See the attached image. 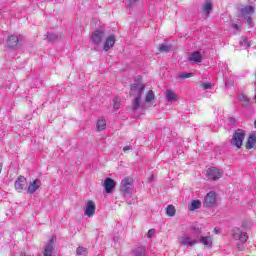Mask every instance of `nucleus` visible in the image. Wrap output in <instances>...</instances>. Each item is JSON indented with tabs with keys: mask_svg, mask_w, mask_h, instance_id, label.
<instances>
[{
	"mask_svg": "<svg viewBox=\"0 0 256 256\" xmlns=\"http://www.w3.org/2000/svg\"><path fill=\"white\" fill-rule=\"evenodd\" d=\"M143 91H145V85H143L141 81L135 80L130 89V95L131 97H134V100L132 101L133 111H139V109L145 111V109L157 106L155 103V92H153V90H149L145 95V102H143L141 100V97H143Z\"/></svg>",
	"mask_w": 256,
	"mask_h": 256,
	"instance_id": "nucleus-1",
	"label": "nucleus"
},
{
	"mask_svg": "<svg viewBox=\"0 0 256 256\" xmlns=\"http://www.w3.org/2000/svg\"><path fill=\"white\" fill-rule=\"evenodd\" d=\"M243 141H245V131L238 129L233 134L230 143L231 145H233V147H237V149H241V147H243Z\"/></svg>",
	"mask_w": 256,
	"mask_h": 256,
	"instance_id": "nucleus-2",
	"label": "nucleus"
},
{
	"mask_svg": "<svg viewBox=\"0 0 256 256\" xmlns=\"http://www.w3.org/2000/svg\"><path fill=\"white\" fill-rule=\"evenodd\" d=\"M255 13V8L253 6H244L239 8V15L240 17H244L246 19V23L249 27H253V22L251 21V15Z\"/></svg>",
	"mask_w": 256,
	"mask_h": 256,
	"instance_id": "nucleus-3",
	"label": "nucleus"
},
{
	"mask_svg": "<svg viewBox=\"0 0 256 256\" xmlns=\"http://www.w3.org/2000/svg\"><path fill=\"white\" fill-rule=\"evenodd\" d=\"M199 243V239L195 238L191 234H183L180 236V245L182 247H193Z\"/></svg>",
	"mask_w": 256,
	"mask_h": 256,
	"instance_id": "nucleus-4",
	"label": "nucleus"
},
{
	"mask_svg": "<svg viewBox=\"0 0 256 256\" xmlns=\"http://www.w3.org/2000/svg\"><path fill=\"white\" fill-rule=\"evenodd\" d=\"M120 191L124 193V195H131L133 193V179L126 177L121 182Z\"/></svg>",
	"mask_w": 256,
	"mask_h": 256,
	"instance_id": "nucleus-5",
	"label": "nucleus"
},
{
	"mask_svg": "<svg viewBox=\"0 0 256 256\" xmlns=\"http://www.w3.org/2000/svg\"><path fill=\"white\" fill-rule=\"evenodd\" d=\"M232 237L235 241H239V243H247V239H249L247 232L241 230L240 228H233Z\"/></svg>",
	"mask_w": 256,
	"mask_h": 256,
	"instance_id": "nucleus-6",
	"label": "nucleus"
},
{
	"mask_svg": "<svg viewBox=\"0 0 256 256\" xmlns=\"http://www.w3.org/2000/svg\"><path fill=\"white\" fill-rule=\"evenodd\" d=\"M206 175L211 181H217V179L223 177V171L219 170V168L212 167L207 170Z\"/></svg>",
	"mask_w": 256,
	"mask_h": 256,
	"instance_id": "nucleus-7",
	"label": "nucleus"
},
{
	"mask_svg": "<svg viewBox=\"0 0 256 256\" xmlns=\"http://www.w3.org/2000/svg\"><path fill=\"white\" fill-rule=\"evenodd\" d=\"M104 37H105V31L101 29H97L94 32H92L91 39L94 45H99L103 41Z\"/></svg>",
	"mask_w": 256,
	"mask_h": 256,
	"instance_id": "nucleus-8",
	"label": "nucleus"
},
{
	"mask_svg": "<svg viewBox=\"0 0 256 256\" xmlns=\"http://www.w3.org/2000/svg\"><path fill=\"white\" fill-rule=\"evenodd\" d=\"M203 53H205L203 50L192 52L188 57V61L195 64L201 63L203 61Z\"/></svg>",
	"mask_w": 256,
	"mask_h": 256,
	"instance_id": "nucleus-9",
	"label": "nucleus"
},
{
	"mask_svg": "<svg viewBox=\"0 0 256 256\" xmlns=\"http://www.w3.org/2000/svg\"><path fill=\"white\" fill-rule=\"evenodd\" d=\"M217 203V193L209 192L204 199L205 207H213Z\"/></svg>",
	"mask_w": 256,
	"mask_h": 256,
	"instance_id": "nucleus-10",
	"label": "nucleus"
},
{
	"mask_svg": "<svg viewBox=\"0 0 256 256\" xmlns=\"http://www.w3.org/2000/svg\"><path fill=\"white\" fill-rule=\"evenodd\" d=\"M104 191L105 193H107L108 195L113 193L114 189H115V180L111 179V178H106L104 180Z\"/></svg>",
	"mask_w": 256,
	"mask_h": 256,
	"instance_id": "nucleus-11",
	"label": "nucleus"
},
{
	"mask_svg": "<svg viewBox=\"0 0 256 256\" xmlns=\"http://www.w3.org/2000/svg\"><path fill=\"white\" fill-rule=\"evenodd\" d=\"M95 202L89 200L86 203V207L84 209V215H86V217H93L95 215Z\"/></svg>",
	"mask_w": 256,
	"mask_h": 256,
	"instance_id": "nucleus-12",
	"label": "nucleus"
},
{
	"mask_svg": "<svg viewBox=\"0 0 256 256\" xmlns=\"http://www.w3.org/2000/svg\"><path fill=\"white\" fill-rule=\"evenodd\" d=\"M15 189L18 193H21L25 187H27V179L23 176H19L18 179L15 181Z\"/></svg>",
	"mask_w": 256,
	"mask_h": 256,
	"instance_id": "nucleus-13",
	"label": "nucleus"
},
{
	"mask_svg": "<svg viewBox=\"0 0 256 256\" xmlns=\"http://www.w3.org/2000/svg\"><path fill=\"white\" fill-rule=\"evenodd\" d=\"M198 243L204 245L207 249L213 247V237L212 236H202L198 239Z\"/></svg>",
	"mask_w": 256,
	"mask_h": 256,
	"instance_id": "nucleus-14",
	"label": "nucleus"
},
{
	"mask_svg": "<svg viewBox=\"0 0 256 256\" xmlns=\"http://www.w3.org/2000/svg\"><path fill=\"white\" fill-rule=\"evenodd\" d=\"M115 41H117L115 35H109L104 42V51H109V49H112V47L115 45Z\"/></svg>",
	"mask_w": 256,
	"mask_h": 256,
	"instance_id": "nucleus-15",
	"label": "nucleus"
},
{
	"mask_svg": "<svg viewBox=\"0 0 256 256\" xmlns=\"http://www.w3.org/2000/svg\"><path fill=\"white\" fill-rule=\"evenodd\" d=\"M166 101L168 103H175L179 101V96L173 90H166Z\"/></svg>",
	"mask_w": 256,
	"mask_h": 256,
	"instance_id": "nucleus-16",
	"label": "nucleus"
},
{
	"mask_svg": "<svg viewBox=\"0 0 256 256\" xmlns=\"http://www.w3.org/2000/svg\"><path fill=\"white\" fill-rule=\"evenodd\" d=\"M41 187V180L35 179L30 183L28 186V193L33 194L35 191H37Z\"/></svg>",
	"mask_w": 256,
	"mask_h": 256,
	"instance_id": "nucleus-17",
	"label": "nucleus"
},
{
	"mask_svg": "<svg viewBox=\"0 0 256 256\" xmlns=\"http://www.w3.org/2000/svg\"><path fill=\"white\" fill-rule=\"evenodd\" d=\"M7 45L10 49H15V47H17V45H19V37L15 36V35L8 37Z\"/></svg>",
	"mask_w": 256,
	"mask_h": 256,
	"instance_id": "nucleus-18",
	"label": "nucleus"
},
{
	"mask_svg": "<svg viewBox=\"0 0 256 256\" xmlns=\"http://www.w3.org/2000/svg\"><path fill=\"white\" fill-rule=\"evenodd\" d=\"M202 11L204 14L209 15L211 11H213V2L211 0H207L203 5H202Z\"/></svg>",
	"mask_w": 256,
	"mask_h": 256,
	"instance_id": "nucleus-19",
	"label": "nucleus"
},
{
	"mask_svg": "<svg viewBox=\"0 0 256 256\" xmlns=\"http://www.w3.org/2000/svg\"><path fill=\"white\" fill-rule=\"evenodd\" d=\"M97 131H105L107 129V121L105 118L100 117L96 122Z\"/></svg>",
	"mask_w": 256,
	"mask_h": 256,
	"instance_id": "nucleus-20",
	"label": "nucleus"
},
{
	"mask_svg": "<svg viewBox=\"0 0 256 256\" xmlns=\"http://www.w3.org/2000/svg\"><path fill=\"white\" fill-rule=\"evenodd\" d=\"M238 99L243 107H249L251 105V98H248L245 94H240Z\"/></svg>",
	"mask_w": 256,
	"mask_h": 256,
	"instance_id": "nucleus-21",
	"label": "nucleus"
},
{
	"mask_svg": "<svg viewBox=\"0 0 256 256\" xmlns=\"http://www.w3.org/2000/svg\"><path fill=\"white\" fill-rule=\"evenodd\" d=\"M256 145V133H252L246 143V149H253Z\"/></svg>",
	"mask_w": 256,
	"mask_h": 256,
	"instance_id": "nucleus-22",
	"label": "nucleus"
},
{
	"mask_svg": "<svg viewBox=\"0 0 256 256\" xmlns=\"http://www.w3.org/2000/svg\"><path fill=\"white\" fill-rule=\"evenodd\" d=\"M201 208V201L200 200H194L191 202L189 209L190 211H195L196 209Z\"/></svg>",
	"mask_w": 256,
	"mask_h": 256,
	"instance_id": "nucleus-23",
	"label": "nucleus"
},
{
	"mask_svg": "<svg viewBox=\"0 0 256 256\" xmlns=\"http://www.w3.org/2000/svg\"><path fill=\"white\" fill-rule=\"evenodd\" d=\"M175 213V206L168 205V207L166 208V215H168V217H175Z\"/></svg>",
	"mask_w": 256,
	"mask_h": 256,
	"instance_id": "nucleus-24",
	"label": "nucleus"
},
{
	"mask_svg": "<svg viewBox=\"0 0 256 256\" xmlns=\"http://www.w3.org/2000/svg\"><path fill=\"white\" fill-rule=\"evenodd\" d=\"M87 248L83 247V246H79L76 249V255L77 256H87Z\"/></svg>",
	"mask_w": 256,
	"mask_h": 256,
	"instance_id": "nucleus-25",
	"label": "nucleus"
},
{
	"mask_svg": "<svg viewBox=\"0 0 256 256\" xmlns=\"http://www.w3.org/2000/svg\"><path fill=\"white\" fill-rule=\"evenodd\" d=\"M133 256H145V248L138 247L133 251Z\"/></svg>",
	"mask_w": 256,
	"mask_h": 256,
	"instance_id": "nucleus-26",
	"label": "nucleus"
},
{
	"mask_svg": "<svg viewBox=\"0 0 256 256\" xmlns=\"http://www.w3.org/2000/svg\"><path fill=\"white\" fill-rule=\"evenodd\" d=\"M240 47H244L245 49H248V47H251V42L247 38H242L240 40Z\"/></svg>",
	"mask_w": 256,
	"mask_h": 256,
	"instance_id": "nucleus-27",
	"label": "nucleus"
},
{
	"mask_svg": "<svg viewBox=\"0 0 256 256\" xmlns=\"http://www.w3.org/2000/svg\"><path fill=\"white\" fill-rule=\"evenodd\" d=\"M159 51L161 53H169V51H171V46L170 45H167V44H161L159 46Z\"/></svg>",
	"mask_w": 256,
	"mask_h": 256,
	"instance_id": "nucleus-28",
	"label": "nucleus"
},
{
	"mask_svg": "<svg viewBox=\"0 0 256 256\" xmlns=\"http://www.w3.org/2000/svg\"><path fill=\"white\" fill-rule=\"evenodd\" d=\"M190 77H193V73L182 72L179 74V79H189Z\"/></svg>",
	"mask_w": 256,
	"mask_h": 256,
	"instance_id": "nucleus-29",
	"label": "nucleus"
},
{
	"mask_svg": "<svg viewBox=\"0 0 256 256\" xmlns=\"http://www.w3.org/2000/svg\"><path fill=\"white\" fill-rule=\"evenodd\" d=\"M113 107L114 109H119V107H121V98L119 97L114 98Z\"/></svg>",
	"mask_w": 256,
	"mask_h": 256,
	"instance_id": "nucleus-30",
	"label": "nucleus"
},
{
	"mask_svg": "<svg viewBox=\"0 0 256 256\" xmlns=\"http://www.w3.org/2000/svg\"><path fill=\"white\" fill-rule=\"evenodd\" d=\"M211 87H213V84L211 82L201 84V88L203 89V91H207V89H211Z\"/></svg>",
	"mask_w": 256,
	"mask_h": 256,
	"instance_id": "nucleus-31",
	"label": "nucleus"
},
{
	"mask_svg": "<svg viewBox=\"0 0 256 256\" xmlns=\"http://www.w3.org/2000/svg\"><path fill=\"white\" fill-rule=\"evenodd\" d=\"M135 3H137V0H130V1L127 3V7H133V5H135Z\"/></svg>",
	"mask_w": 256,
	"mask_h": 256,
	"instance_id": "nucleus-32",
	"label": "nucleus"
},
{
	"mask_svg": "<svg viewBox=\"0 0 256 256\" xmlns=\"http://www.w3.org/2000/svg\"><path fill=\"white\" fill-rule=\"evenodd\" d=\"M131 149H133V146H124L123 147L124 153H127V151H131Z\"/></svg>",
	"mask_w": 256,
	"mask_h": 256,
	"instance_id": "nucleus-33",
	"label": "nucleus"
},
{
	"mask_svg": "<svg viewBox=\"0 0 256 256\" xmlns=\"http://www.w3.org/2000/svg\"><path fill=\"white\" fill-rule=\"evenodd\" d=\"M56 38H57V35H55V34H50V35L48 36V39H49L50 41H55Z\"/></svg>",
	"mask_w": 256,
	"mask_h": 256,
	"instance_id": "nucleus-34",
	"label": "nucleus"
},
{
	"mask_svg": "<svg viewBox=\"0 0 256 256\" xmlns=\"http://www.w3.org/2000/svg\"><path fill=\"white\" fill-rule=\"evenodd\" d=\"M232 27H233V29H235L236 31H239V29H240L239 25H237V24H233Z\"/></svg>",
	"mask_w": 256,
	"mask_h": 256,
	"instance_id": "nucleus-35",
	"label": "nucleus"
},
{
	"mask_svg": "<svg viewBox=\"0 0 256 256\" xmlns=\"http://www.w3.org/2000/svg\"><path fill=\"white\" fill-rule=\"evenodd\" d=\"M153 233H154L153 230H149V231H148V237H153Z\"/></svg>",
	"mask_w": 256,
	"mask_h": 256,
	"instance_id": "nucleus-36",
	"label": "nucleus"
},
{
	"mask_svg": "<svg viewBox=\"0 0 256 256\" xmlns=\"http://www.w3.org/2000/svg\"><path fill=\"white\" fill-rule=\"evenodd\" d=\"M196 235H201V231L200 230H196Z\"/></svg>",
	"mask_w": 256,
	"mask_h": 256,
	"instance_id": "nucleus-37",
	"label": "nucleus"
},
{
	"mask_svg": "<svg viewBox=\"0 0 256 256\" xmlns=\"http://www.w3.org/2000/svg\"><path fill=\"white\" fill-rule=\"evenodd\" d=\"M2 169H3V164L0 163V173H1Z\"/></svg>",
	"mask_w": 256,
	"mask_h": 256,
	"instance_id": "nucleus-38",
	"label": "nucleus"
}]
</instances>
